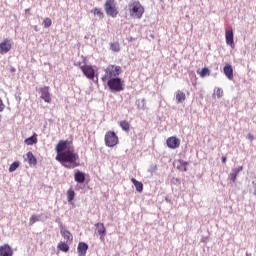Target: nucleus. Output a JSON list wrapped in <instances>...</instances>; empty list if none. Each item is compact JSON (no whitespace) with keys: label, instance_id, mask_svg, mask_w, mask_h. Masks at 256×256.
<instances>
[{"label":"nucleus","instance_id":"33","mask_svg":"<svg viewBox=\"0 0 256 256\" xmlns=\"http://www.w3.org/2000/svg\"><path fill=\"white\" fill-rule=\"evenodd\" d=\"M179 163L181 165L182 171H187V165H189V163H187L183 160H179Z\"/></svg>","mask_w":256,"mask_h":256},{"label":"nucleus","instance_id":"34","mask_svg":"<svg viewBox=\"0 0 256 256\" xmlns=\"http://www.w3.org/2000/svg\"><path fill=\"white\" fill-rule=\"evenodd\" d=\"M156 171H157V164H152L148 169V173H155Z\"/></svg>","mask_w":256,"mask_h":256},{"label":"nucleus","instance_id":"38","mask_svg":"<svg viewBox=\"0 0 256 256\" xmlns=\"http://www.w3.org/2000/svg\"><path fill=\"white\" fill-rule=\"evenodd\" d=\"M29 11H31V9H30V8H28V9H26V10H25V12H26V13H27V12H29Z\"/></svg>","mask_w":256,"mask_h":256},{"label":"nucleus","instance_id":"26","mask_svg":"<svg viewBox=\"0 0 256 256\" xmlns=\"http://www.w3.org/2000/svg\"><path fill=\"white\" fill-rule=\"evenodd\" d=\"M110 50L114 53H119L121 51V46L119 45V42L110 43Z\"/></svg>","mask_w":256,"mask_h":256},{"label":"nucleus","instance_id":"3","mask_svg":"<svg viewBox=\"0 0 256 256\" xmlns=\"http://www.w3.org/2000/svg\"><path fill=\"white\" fill-rule=\"evenodd\" d=\"M104 9L106 15L108 17H117L119 15V11L117 10V6L115 5V0H106L104 3Z\"/></svg>","mask_w":256,"mask_h":256},{"label":"nucleus","instance_id":"24","mask_svg":"<svg viewBox=\"0 0 256 256\" xmlns=\"http://www.w3.org/2000/svg\"><path fill=\"white\" fill-rule=\"evenodd\" d=\"M119 125H120L122 131L128 132L131 129V125L129 124V122L127 120L120 121Z\"/></svg>","mask_w":256,"mask_h":256},{"label":"nucleus","instance_id":"2","mask_svg":"<svg viewBox=\"0 0 256 256\" xmlns=\"http://www.w3.org/2000/svg\"><path fill=\"white\" fill-rule=\"evenodd\" d=\"M128 11L130 17H133L134 19H141L145 13V7H143L139 0H135L128 4Z\"/></svg>","mask_w":256,"mask_h":256},{"label":"nucleus","instance_id":"15","mask_svg":"<svg viewBox=\"0 0 256 256\" xmlns=\"http://www.w3.org/2000/svg\"><path fill=\"white\" fill-rule=\"evenodd\" d=\"M89 249V245L85 242H79L77 251L79 256H85L87 255V250Z\"/></svg>","mask_w":256,"mask_h":256},{"label":"nucleus","instance_id":"37","mask_svg":"<svg viewBox=\"0 0 256 256\" xmlns=\"http://www.w3.org/2000/svg\"><path fill=\"white\" fill-rule=\"evenodd\" d=\"M248 139H250V141H253V139H254L253 135H252V134H249V135H248Z\"/></svg>","mask_w":256,"mask_h":256},{"label":"nucleus","instance_id":"18","mask_svg":"<svg viewBox=\"0 0 256 256\" xmlns=\"http://www.w3.org/2000/svg\"><path fill=\"white\" fill-rule=\"evenodd\" d=\"M74 179L76 183H85V173L81 171H76L74 174Z\"/></svg>","mask_w":256,"mask_h":256},{"label":"nucleus","instance_id":"40","mask_svg":"<svg viewBox=\"0 0 256 256\" xmlns=\"http://www.w3.org/2000/svg\"><path fill=\"white\" fill-rule=\"evenodd\" d=\"M0 122H1V115H0Z\"/></svg>","mask_w":256,"mask_h":256},{"label":"nucleus","instance_id":"35","mask_svg":"<svg viewBox=\"0 0 256 256\" xmlns=\"http://www.w3.org/2000/svg\"><path fill=\"white\" fill-rule=\"evenodd\" d=\"M5 111V104L3 103V100L0 98V113H3Z\"/></svg>","mask_w":256,"mask_h":256},{"label":"nucleus","instance_id":"16","mask_svg":"<svg viewBox=\"0 0 256 256\" xmlns=\"http://www.w3.org/2000/svg\"><path fill=\"white\" fill-rule=\"evenodd\" d=\"M241 171H243V166H239L238 168H234L232 170V173H230L229 175L230 181H232V183H235L237 181V175H239Z\"/></svg>","mask_w":256,"mask_h":256},{"label":"nucleus","instance_id":"7","mask_svg":"<svg viewBox=\"0 0 256 256\" xmlns=\"http://www.w3.org/2000/svg\"><path fill=\"white\" fill-rule=\"evenodd\" d=\"M75 65L80 67L83 75L85 77H87V79H90L91 81H93V79H95V69L93 68V66H91V65H83V66H81V63H77Z\"/></svg>","mask_w":256,"mask_h":256},{"label":"nucleus","instance_id":"11","mask_svg":"<svg viewBox=\"0 0 256 256\" xmlns=\"http://www.w3.org/2000/svg\"><path fill=\"white\" fill-rule=\"evenodd\" d=\"M225 39L227 45L231 47V49H235V40L233 39V29L225 30Z\"/></svg>","mask_w":256,"mask_h":256},{"label":"nucleus","instance_id":"12","mask_svg":"<svg viewBox=\"0 0 256 256\" xmlns=\"http://www.w3.org/2000/svg\"><path fill=\"white\" fill-rule=\"evenodd\" d=\"M98 235H100L101 241H105V235H107V228H105V224L98 222L95 224Z\"/></svg>","mask_w":256,"mask_h":256},{"label":"nucleus","instance_id":"20","mask_svg":"<svg viewBox=\"0 0 256 256\" xmlns=\"http://www.w3.org/2000/svg\"><path fill=\"white\" fill-rule=\"evenodd\" d=\"M57 249L63 253H69V243L61 241L58 243Z\"/></svg>","mask_w":256,"mask_h":256},{"label":"nucleus","instance_id":"6","mask_svg":"<svg viewBox=\"0 0 256 256\" xmlns=\"http://www.w3.org/2000/svg\"><path fill=\"white\" fill-rule=\"evenodd\" d=\"M106 147H115L119 143V137L113 131H108L104 137Z\"/></svg>","mask_w":256,"mask_h":256},{"label":"nucleus","instance_id":"17","mask_svg":"<svg viewBox=\"0 0 256 256\" xmlns=\"http://www.w3.org/2000/svg\"><path fill=\"white\" fill-rule=\"evenodd\" d=\"M223 71L228 79L233 80V67L231 66V64H226Z\"/></svg>","mask_w":256,"mask_h":256},{"label":"nucleus","instance_id":"10","mask_svg":"<svg viewBox=\"0 0 256 256\" xmlns=\"http://www.w3.org/2000/svg\"><path fill=\"white\" fill-rule=\"evenodd\" d=\"M166 144L169 149H178L181 145V140L175 136H171L166 140Z\"/></svg>","mask_w":256,"mask_h":256},{"label":"nucleus","instance_id":"39","mask_svg":"<svg viewBox=\"0 0 256 256\" xmlns=\"http://www.w3.org/2000/svg\"><path fill=\"white\" fill-rule=\"evenodd\" d=\"M12 72H15V68L12 69Z\"/></svg>","mask_w":256,"mask_h":256},{"label":"nucleus","instance_id":"29","mask_svg":"<svg viewBox=\"0 0 256 256\" xmlns=\"http://www.w3.org/2000/svg\"><path fill=\"white\" fill-rule=\"evenodd\" d=\"M92 13H94V15H97L98 17H100V19H103V17H105V14L101 10V8H94L92 10Z\"/></svg>","mask_w":256,"mask_h":256},{"label":"nucleus","instance_id":"5","mask_svg":"<svg viewBox=\"0 0 256 256\" xmlns=\"http://www.w3.org/2000/svg\"><path fill=\"white\" fill-rule=\"evenodd\" d=\"M107 85L110 91L119 93V91H123V80L121 78H110L107 82Z\"/></svg>","mask_w":256,"mask_h":256},{"label":"nucleus","instance_id":"25","mask_svg":"<svg viewBox=\"0 0 256 256\" xmlns=\"http://www.w3.org/2000/svg\"><path fill=\"white\" fill-rule=\"evenodd\" d=\"M197 73L203 79V78L209 77V75H211V70H209V68L205 67L201 71L198 70Z\"/></svg>","mask_w":256,"mask_h":256},{"label":"nucleus","instance_id":"36","mask_svg":"<svg viewBox=\"0 0 256 256\" xmlns=\"http://www.w3.org/2000/svg\"><path fill=\"white\" fill-rule=\"evenodd\" d=\"M222 163L226 164L227 163V157L222 156Z\"/></svg>","mask_w":256,"mask_h":256},{"label":"nucleus","instance_id":"23","mask_svg":"<svg viewBox=\"0 0 256 256\" xmlns=\"http://www.w3.org/2000/svg\"><path fill=\"white\" fill-rule=\"evenodd\" d=\"M27 160L29 165H37V158L33 155V152H27Z\"/></svg>","mask_w":256,"mask_h":256},{"label":"nucleus","instance_id":"9","mask_svg":"<svg viewBox=\"0 0 256 256\" xmlns=\"http://www.w3.org/2000/svg\"><path fill=\"white\" fill-rule=\"evenodd\" d=\"M13 45L11 44V40L9 39H4L1 43H0V54L1 55H5V53H9V51H11Z\"/></svg>","mask_w":256,"mask_h":256},{"label":"nucleus","instance_id":"1","mask_svg":"<svg viewBox=\"0 0 256 256\" xmlns=\"http://www.w3.org/2000/svg\"><path fill=\"white\" fill-rule=\"evenodd\" d=\"M55 151L56 161L62 164L65 169H75L81 165L79 162V154L75 152V146L71 140H60L56 147Z\"/></svg>","mask_w":256,"mask_h":256},{"label":"nucleus","instance_id":"4","mask_svg":"<svg viewBox=\"0 0 256 256\" xmlns=\"http://www.w3.org/2000/svg\"><path fill=\"white\" fill-rule=\"evenodd\" d=\"M119 75H121V66L110 65L107 67L106 74L102 77V81L105 82L107 79H112V77Z\"/></svg>","mask_w":256,"mask_h":256},{"label":"nucleus","instance_id":"30","mask_svg":"<svg viewBox=\"0 0 256 256\" xmlns=\"http://www.w3.org/2000/svg\"><path fill=\"white\" fill-rule=\"evenodd\" d=\"M52 23L53 22L51 21V18H45L43 20V25H44L45 29H49V27H51Z\"/></svg>","mask_w":256,"mask_h":256},{"label":"nucleus","instance_id":"19","mask_svg":"<svg viewBox=\"0 0 256 256\" xmlns=\"http://www.w3.org/2000/svg\"><path fill=\"white\" fill-rule=\"evenodd\" d=\"M175 97H176V103H183L185 99H187V97L185 96V92L181 90L176 91Z\"/></svg>","mask_w":256,"mask_h":256},{"label":"nucleus","instance_id":"32","mask_svg":"<svg viewBox=\"0 0 256 256\" xmlns=\"http://www.w3.org/2000/svg\"><path fill=\"white\" fill-rule=\"evenodd\" d=\"M37 221H39V217L36 215H32L30 217V225H35V223H37Z\"/></svg>","mask_w":256,"mask_h":256},{"label":"nucleus","instance_id":"28","mask_svg":"<svg viewBox=\"0 0 256 256\" xmlns=\"http://www.w3.org/2000/svg\"><path fill=\"white\" fill-rule=\"evenodd\" d=\"M21 165V163L19 161H15L13 162L10 167H9V173H13L14 171H17V169H19V166Z\"/></svg>","mask_w":256,"mask_h":256},{"label":"nucleus","instance_id":"21","mask_svg":"<svg viewBox=\"0 0 256 256\" xmlns=\"http://www.w3.org/2000/svg\"><path fill=\"white\" fill-rule=\"evenodd\" d=\"M131 183H133L138 193H143V184L141 182L137 181L135 178H131Z\"/></svg>","mask_w":256,"mask_h":256},{"label":"nucleus","instance_id":"22","mask_svg":"<svg viewBox=\"0 0 256 256\" xmlns=\"http://www.w3.org/2000/svg\"><path fill=\"white\" fill-rule=\"evenodd\" d=\"M25 145H36L37 143V134L34 133L31 137L24 140Z\"/></svg>","mask_w":256,"mask_h":256},{"label":"nucleus","instance_id":"31","mask_svg":"<svg viewBox=\"0 0 256 256\" xmlns=\"http://www.w3.org/2000/svg\"><path fill=\"white\" fill-rule=\"evenodd\" d=\"M215 95L218 97V99H221V97H223V89L216 88L215 89Z\"/></svg>","mask_w":256,"mask_h":256},{"label":"nucleus","instance_id":"8","mask_svg":"<svg viewBox=\"0 0 256 256\" xmlns=\"http://www.w3.org/2000/svg\"><path fill=\"white\" fill-rule=\"evenodd\" d=\"M49 86H44L39 89L40 99H43L45 103H51V92H49Z\"/></svg>","mask_w":256,"mask_h":256},{"label":"nucleus","instance_id":"13","mask_svg":"<svg viewBox=\"0 0 256 256\" xmlns=\"http://www.w3.org/2000/svg\"><path fill=\"white\" fill-rule=\"evenodd\" d=\"M0 256H13V248L9 244L0 246Z\"/></svg>","mask_w":256,"mask_h":256},{"label":"nucleus","instance_id":"27","mask_svg":"<svg viewBox=\"0 0 256 256\" xmlns=\"http://www.w3.org/2000/svg\"><path fill=\"white\" fill-rule=\"evenodd\" d=\"M74 199H75V190L70 188L67 191V201H68V203H71V201H73Z\"/></svg>","mask_w":256,"mask_h":256},{"label":"nucleus","instance_id":"14","mask_svg":"<svg viewBox=\"0 0 256 256\" xmlns=\"http://www.w3.org/2000/svg\"><path fill=\"white\" fill-rule=\"evenodd\" d=\"M60 234L62 235L63 239H65L66 243H69V245L73 243V234H71L69 230H65L62 228L60 230Z\"/></svg>","mask_w":256,"mask_h":256}]
</instances>
